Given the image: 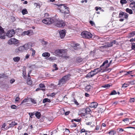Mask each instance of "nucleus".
<instances>
[{
  "mask_svg": "<svg viewBox=\"0 0 135 135\" xmlns=\"http://www.w3.org/2000/svg\"><path fill=\"white\" fill-rule=\"evenodd\" d=\"M51 101L49 99L46 98L44 99L43 101V103H45L47 102H50Z\"/></svg>",
  "mask_w": 135,
  "mask_h": 135,
  "instance_id": "nucleus-30",
  "label": "nucleus"
},
{
  "mask_svg": "<svg viewBox=\"0 0 135 135\" xmlns=\"http://www.w3.org/2000/svg\"><path fill=\"white\" fill-rule=\"evenodd\" d=\"M127 12L128 13L130 14H131L133 12L131 9L127 8Z\"/></svg>",
  "mask_w": 135,
  "mask_h": 135,
  "instance_id": "nucleus-42",
  "label": "nucleus"
},
{
  "mask_svg": "<svg viewBox=\"0 0 135 135\" xmlns=\"http://www.w3.org/2000/svg\"><path fill=\"white\" fill-rule=\"evenodd\" d=\"M98 104L96 102H93L90 103V106L91 108H96Z\"/></svg>",
  "mask_w": 135,
  "mask_h": 135,
  "instance_id": "nucleus-18",
  "label": "nucleus"
},
{
  "mask_svg": "<svg viewBox=\"0 0 135 135\" xmlns=\"http://www.w3.org/2000/svg\"><path fill=\"white\" fill-rule=\"evenodd\" d=\"M48 59L50 61H53L56 60V58L55 57H51Z\"/></svg>",
  "mask_w": 135,
  "mask_h": 135,
  "instance_id": "nucleus-37",
  "label": "nucleus"
},
{
  "mask_svg": "<svg viewBox=\"0 0 135 135\" xmlns=\"http://www.w3.org/2000/svg\"><path fill=\"white\" fill-rule=\"evenodd\" d=\"M66 31L65 30H60L59 32L60 36L61 38H63L65 36Z\"/></svg>",
  "mask_w": 135,
  "mask_h": 135,
  "instance_id": "nucleus-13",
  "label": "nucleus"
},
{
  "mask_svg": "<svg viewBox=\"0 0 135 135\" xmlns=\"http://www.w3.org/2000/svg\"><path fill=\"white\" fill-rule=\"evenodd\" d=\"M22 12L23 15H24L26 14H27L28 12L26 9H24L22 10Z\"/></svg>",
  "mask_w": 135,
  "mask_h": 135,
  "instance_id": "nucleus-31",
  "label": "nucleus"
},
{
  "mask_svg": "<svg viewBox=\"0 0 135 135\" xmlns=\"http://www.w3.org/2000/svg\"><path fill=\"white\" fill-rule=\"evenodd\" d=\"M42 56L45 57H49L50 56V54L47 52L43 53L42 55Z\"/></svg>",
  "mask_w": 135,
  "mask_h": 135,
  "instance_id": "nucleus-23",
  "label": "nucleus"
},
{
  "mask_svg": "<svg viewBox=\"0 0 135 135\" xmlns=\"http://www.w3.org/2000/svg\"><path fill=\"white\" fill-rule=\"evenodd\" d=\"M30 50L32 52L31 56L33 57L34 56L36 53V51L32 48H31L30 49Z\"/></svg>",
  "mask_w": 135,
  "mask_h": 135,
  "instance_id": "nucleus-26",
  "label": "nucleus"
},
{
  "mask_svg": "<svg viewBox=\"0 0 135 135\" xmlns=\"http://www.w3.org/2000/svg\"><path fill=\"white\" fill-rule=\"evenodd\" d=\"M30 103V99L26 98L24 99L22 102L21 104H23L24 105H28Z\"/></svg>",
  "mask_w": 135,
  "mask_h": 135,
  "instance_id": "nucleus-10",
  "label": "nucleus"
},
{
  "mask_svg": "<svg viewBox=\"0 0 135 135\" xmlns=\"http://www.w3.org/2000/svg\"><path fill=\"white\" fill-rule=\"evenodd\" d=\"M53 67L54 68H55V69L52 70L53 71H54L55 70H58V68L57 67V65L55 64L53 65Z\"/></svg>",
  "mask_w": 135,
  "mask_h": 135,
  "instance_id": "nucleus-36",
  "label": "nucleus"
},
{
  "mask_svg": "<svg viewBox=\"0 0 135 135\" xmlns=\"http://www.w3.org/2000/svg\"><path fill=\"white\" fill-rule=\"evenodd\" d=\"M65 53V51L62 50H57L55 51V53L60 56H61L63 53Z\"/></svg>",
  "mask_w": 135,
  "mask_h": 135,
  "instance_id": "nucleus-11",
  "label": "nucleus"
},
{
  "mask_svg": "<svg viewBox=\"0 0 135 135\" xmlns=\"http://www.w3.org/2000/svg\"><path fill=\"white\" fill-rule=\"evenodd\" d=\"M134 31H132L131 33H129L128 35V36L129 37H131L133 36L134 35Z\"/></svg>",
  "mask_w": 135,
  "mask_h": 135,
  "instance_id": "nucleus-35",
  "label": "nucleus"
},
{
  "mask_svg": "<svg viewBox=\"0 0 135 135\" xmlns=\"http://www.w3.org/2000/svg\"><path fill=\"white\" fill-rule=\"evenodd\" d=\"M65 54V53H63L61 56H62L64 59H66L68 58V57Z\"/></svg>",
  "mask_w": 135,
  "mask_h": 135,
  "instance_id": "nucleus-29",
  "label": "nucleus"
},
{
  "mask_svg": "<svg viewBox=\"0 0 135 135\" xmlns=\"http://www.w3.org/2000/svg\"><path fill=\"white\" fill-rule=\"evenodd\" d=\"M6 124L5 123H4L3 124L1 128L2 129H5V127L6 126Z\"/></svg>",
  "mask_w": 135,
  "mask_h": 135,
  "instance_id": "nucleus-55",
  "label": "nucleus"
},
{
  "mask_svg": "<svg viewBox=\"0 0 135 135\" xmlns=\"http://www.w3.org/2000/svg\"><path fill=\"white\" fill-rule=\"evenodd\" d=\"M29 114L30 116V117L31 118H32L34 114V113H29Z\"/></svg>",
  "mask_w": 135,
  "mask_h": 135,
  "instance_id": "nucleus-47",
  "label": "nucleus"
},
{
  "mask_svg": "<svg viewBox=\"0 0 135 135\" xmlns=\"http://www.w3.org/2000/svg\"><path fill=\"white\" fill-rule=\"evenodd\" d=\"M127 125L131 124H132V122H129V118H127Z\"/></svg>",
  "mask_w": 135,
  "mask_h": 135,
  "instance_id": "nucleus-56",
  "label": "nucleus"
},
{
  "mask_svg": "<svg viewBox=\"0 0 135 135\" xmlns=\"http://www.w3.org/2000/svg\"><path fill=\"white\" fill-rule=\"evenodd\" d=\"M30 56V54H27L25 56V58L24 59V60H26L28 59L29 57Z\"/></svg>",
  "mask_w": 135,
  "mask_h": 135,
  "instance_id": "nucleus-43",
  "label": "nucleus"
},
{
  "mask_svg": "<svg viewBox=\"0 0 135 135\" xmlns=\"http://www.w3.org/2000/svg\"><path fill=\"white\" fill-rule=\"evenodd\" d=\"M122 87L123 88H125L127 87V84L124 83L122 86Z\"/></svg>",
  "mask_w": 135,
  "mask_h": 135,
  "instance_id": "nucleus-60",
  "label": "nucleus"
},
{
  "mask_svg": "<svg viewBox=\"0 0 135 135\" xmlns=\"http://www.w3.org/2000/svg\"><path fill=\"white\" fill-rule=\"evenodd\" d=\"M110 85L109 84H107L104 85L103 86H102V87L104 88H106V89H108L109 87H110Z\"/></svg>",
  "mask_w": 135,
  "mask_h": 135,
  "instance_id": "nucleus-41",
  "label": "nucleus"
},
{
  "mask_svg": "<svg viewBox=\"0 0 135 135\" xmlns=\"http://www.w3.org/2000/svg\"><path fill=\"white\" fill-rule=\"evenodd\" d=\"M117 131L118 132H121L123 131V130L122 128H119L117 129Z\"/></svg>",
  "mask_w": 135,
  "mask_h": 135,
  "instance_id": "nucleus-57",
  "label": "nucleus"
},
{
  "mask_svg": "<svg viewBox=\"0 0 135 135\" xmlns=\"http://www.w3.org/2000/svg\"><path fill=\"white\" fill-rule=\"evenodd\" d=\"M90 23L91 25L92 26L95 25V24H94V22L92 21H90Z\"/></svg>",
  "mask_w": 135,
  "mask_h": 135,
  "instance_id": "nucleus-59",
  "label": "nucleus"
},
{
  "mask_svg": "<svg viewBox=\"0 0 135 135\" xmlns=\"http://www.w3.org/2000/svg\"><path fill=\"white\" fill-rule=\"evenodd\" d=\"M15 32L14 30H10L7 31L6 33V36L10 38L13 36L15 35Z\"/></svg>",
  "mask_w": 135,
  "mask_h": 135,
  "instance_id": "nucleus-9",
  "label": "nucleus"
},
{
  "mask_svg": "<svg viewBox=\"0 0 135 135\" xmlns=\"http://www.w3.org/2000/svg\"><path fill=\"white\" fill-rule=\"evenodd\" d=\"M92 87L90 85H88L86 86L85 88V90L87 91H90Z\"/></svg>",
  "mask_w": 135,
  "mask_h": 135,
  "instance_id": "nucleus-27",
  "label": "nucleus"
},
{
  "mask_svg": "<svg viewBox=\"0 0 135 135\" xmlns=\"http://www.w3.org/2000/svg\"><path fill=\"white\" fill-rule=\"evenodd\" d=\"M133 71H130L127 72V78L130 76L133 77V75H131L132 74V73L133 72Z\"/></svg>",
  "mask_w": 135,
  "mask_h": 135,
  "instance_id": "nucleus-28",
  "label": "nucleus"
},
{
  "mask_svg": "<svg viewBox=\"0 0 135 135\" xmlns=\"http://www.w3.org/2000/svg\"><path fill=\"white\" fill-rule=\"evenodd\" d=\"M30 102H31L33 104H36V101L34 99H30Z\"/></svg>",
  "mask_w": 135,
  "mask_h": 135,
  "instance_id": "nucleus-39",
  "label": "nucleus"
},
{
  "mask_svg": "<svg viewBox=\"0 0 135 135\" xmlns=\"http://www.w3.org/2000/svg\"><path fill=\"white\" fill-rule=\"evenodd\" d=\"M27 84L29 85H31L32 84V81L29 77H28L27 79Z\"/></svg>",
  "mask_w": 135,
  "mask_h": 135,
  "instance_id": "nucleus-25",
  "label": "nucleus"
},
{
  "mask_svg": "<svg viewBox=\"0 0 135 135\" xmlns=\"http://www.w3.org/2000/svg\"><path fill=\"white\" fill-rule=\"evenodd\" d=\"M54 22L56 26L57 27H61L64 26L65 25V23L63 21L58 19L54 20Z\"/></svg>",
  "mask_w": 135,
  "mask_h": 135,
  "instance_id": "nucleus-2",
  "label": "nucleus"
},
{
  "mask_svg": "<svg viewBox=\"0 0 135 135\" xmlns=\"http://www.w3.org/2000/svg\"><path fill=\"white\" fill-rule=\"evenodd\" d=\"M135 101V98H131L129 100V102L131 103L134 102Z\"/></svg>",
  "mask_w": 135,
  "mask_h": 135,
  "instance_id": "nucleus-45",
  "label": "nucleus"
},
{
  "mask_svg": "<svg viewBox=\"0 0 135 135\" xmlns=\"http://www.w3.org/2000/svg\"><path fill=\"white\" fill-rule=\"evenodd\" d=\"M102 69L100 67V68L94 69L92 71L93 72V73L94 74H93L94 75L100 72H103V71H102Z\"/></svg>",
  "mask_w": 135,
  "mask_h": 135,
  "instance_id": "nucleus-12",
  "label": "nucleus"
},
{
  "mask_svg": "<svg viewBox=\"0 0 135 135\" xmlns=\"http://www.w3.org/2000/svg\"><path fill=\"white\" fill-rule=\"evenodd\" d=\"M56 5L58 7V9L61 13L65 15L69 13V9L65 5L58 4Z\"/></svg>",
  "mask_w": 135,
  "mask_h": 135,
  "instance_id": "nucleus-1",
  "label": "nucleus"
},
{
  "mask_svg": "<svg viewBox=\"0 0 135 135\" xmlns=\"http://www.w3.org/2000/svg\"><path fill=\"white\" fill-rule=\"evenodd\" d=\"M11 108L12 109H15L17 108V107L16 105H12L11 106Z\"/></svg>",
  "mask_w": 135,
  "mask_h": 135,
  "instance_id": "nucleus-54",
  "label": "nucleus"
},
{
  "mask_svg": "<svg viewBox=\"0 0 135 135\" xmlns=\"http://www.w3.org/2000/svg\"><path fill=\"white\" fill-rule=\"evenodd\" d=\"M19 48H20L21 52H23L25 50L23 45L19 47Z\"/></svg>",
  "mask_w": 135,
  "mask_h": 135,
  "instance_id": "nucleus-34",
  "label": "nucleus"
},
{
  "mask_svg": "<svg viewBox=\"0 0 135 135\" xmlns=\"http://www.w3.org/2000/svg\"><path fill=\"white\" fill-rule=\"evenodd\" d=\"M15 81V80L13 79H11L10 81V83L11 84H12Z\"/></svg>",
  "mask_w": 135,
  "mask_h": 135,
  "instance_id": "nucleus-52",
  "label": "nucleus"
},
{
  "mask_svg": "<svg viewBox=\"0 0 135 135\" xmlns=\"http://www.w3.org/2000/svg\"><path fill=\"white\" fill-rule=\"evenodd\" d=\"M116 41H115L114 40L112 41L109 43H107L105 45V46L106 47H109L112 46L113 44L115 43Z\"/></svg>",
  "mask_w": 135,
  "mask_h": 135,
  "instance_id": "nucleus-17",
  "label": "nucleus"
},
{
  "mask_svg": "<svg viewBox=\"0 0 135 135\" xmlns=\"http://www.w3.org/2000/svg\"><path fill=\"white\" fill-rule=\"evenodd\" d=\"M40 88H41V90L44 91L45 90V87L44 85L42 84H40L39 85Z\"/></svg>",
  "mask_w": 135,
  "mask_h": 135,
  "instance_id": "nucleus-24",
  "label": "nucleus"
},
{
  "mask_svg": "<svg viewBox=\"0 0 135 135\" xmlns=\"http://www.w3.org/2000/svg\"><path fill=\"white\" fill-rule=\"evenodd\" d=\"M117 94V93L116 91L115 90H114L113 91H112L111 93L110 94V95H114L116 94Z\"/></svg>",
  "mask_w": 135,
  "mask_h": 135,
  "instance_id": "nucleus-40",
  "label": "nucleus"
},
{
  "mask_svg": "<svg viewBox=\"0 0 135 135\" xmlns=\"http://www.w3.org/2000/svg\"><path fill=\"white\" fill-rule=\"evenodd\" d=\"M130 84H135V80H134L133 81L131 82Z\"/></svg>",
  "mask_w": 135,
  "mask_h": 135,
  "instance_id": "nucleus-64",
  "label": "nucleus"
},
{
  "mask_svg": "<svg viewBox=\"0 0 135 135\" xmlns=\"http://www.w3.org/2000/svg\"><path fill=\"white\" fill-rule=\"evenodd\" d=\"M18 40L15 38H12L10 39L8 42L7 43L9 45L16 44L18 43Z\"/></svg>",
  "mask_w": 135,
  "mask_h": 135,
  "instance_id": "nucleus-7",
  "label": "nucleus"
},
{
  "mask_svg": "<svg viewBox=\"0 0 135 135\" xmlns=\"http://www.w3.org/2000/svg\"><path fill=\"white\" fill-rule=\"evenodd\" d=\"M110 135H114L115 133L113 131H111L108 133Z\"/></svg>",
  "mask_w": 135,
  "mask_h": 135,
  "instance_id": "nucleus-48",
  "label": "nucleus"
},
{
  "mask_svg": "<svg viewBox=\"0 0 135 135\" xmlns=\"http://www.w3.org/2000/svg\"><path fill=\"white\" fill-rule=\"evenodd\" d=\"M42 44L43 45H45L47 44V42L44 41H42Z\"/></svg>",
  "mask_w": 135,
  "mask_h": 135,
  "instance_id": "nucleus-50",
  "label": "nucleus"
},
{
  "mask_svg": "<svg viewBox=\"0 0 135 135\" xmlns=\"http://www.w3.org/2000/svg\"><path fill=\"white\" fill-rule=\"evenodd\" d=\"M35 116L38 119H39L40 117L41 114L39 112H37L35 114Z\"/></svg>",
  "mask_w": 135,
  "mask_h": 135,
  "instance_id": "nucleus-33",
  "label": "nucleus"
},
{
  "mask_svg": "<svg viewBox=\"0 0 135 135\" xmlns=\"http://www.w3.org/2000/svg\"><path fill=\"white\" fill-rule=\"evenodd\" d=\"M120 3L122 4H126L127 3V1L126 0H121L120 1Z\"/></svg>",
  "mask_w": 135,
  "mask_h": 135,
  "instance_id": "nucleus-46",
  "label": "nucleus"
},
{
  "mask_svg": "<svg viewBox=\"0 0 135 135\" xmlns=\"http://www.w3.org/2000/svg\"><path fill=\"white\" fill-rule=\"evenodd\" d=\"M55 95V93H51L49 94H47V96H51L52 97L53 96H54Z\"/></svg>",
  "mask_w": 135,
  "mask_h": 135,
  "instance_id": "nucleus-44",
  "label": "nucleus"
},
{
  "mask_svg": "<svg viewBox=\"0 0 135 135\" xmlns=\"http://www.w3.org/2000/svg\"><path fill=\"white\" fill-rule=\"evenodd\" d=\"M30 47L34 46L35 45V43L33 42H31L28 43Z\"/></svg>",
  "mask_w": 135,
  "mask_h": 135,
  "instance_id": "nucleus-32",
  "label": "nucleus"
},
{
  "mask_svg": "<svg viewBox=\"0 0 135 135\" xmlns=\"http://www.w3.org/2000/svg\"><path fill=\"white\" fill-rule=\"evenodd\" d=\"M6 33L3 28L0 26V38L5 39L6 38Z\"/></svg>",
  "mask_w": 135,
  "mask_h": 135,
  "instance_id": "nucleus-6",
  "label": "nucleus"
},
{
  "mask_svg": "<svg viewBox=\"0 0 135 135\" xmlns=\"http://www.w3.org/2000/svg\"><path fill=\"white\" fill-rule=\"evenodd\" d=\"M17 123L15 121H12L11 123L9 124V126L8 127V128H6V129L7 130L9 128L13 127L14 126L17 125Z\"/></svg>",
  "mask_w": 135,
  "mask_h": 135,
  "instance_id": "nucleus-16",
  "label": "nucleus"
},
{
  "mask_svg": "<svg viewBox=\"0 0 135 135\" xmlns=\"http://www.w3.org/2000/svg\"><path fill=\"white\" fill-rule=\"evenodd\" d=\"M108 61L106 60L103 63L102 65H101L100 67L101 68L102 66H104V68H107L110 66V64H108Z\"/></svg>",
  "mask_w": 135,
  "mask_h": 135,
  "instance_id": "nucleus-15",
  "label": "nucleus"
},
{
  "mask_svg": "<svg viewBox=\"0 0 135 135\" xmlns=\"http://www.w3.org/2000/svg\"><path fill=\"white\" fill-rule=\"evenodd\" d=\"M131 2L129 4V7L132 8V10H135V2L133 0H131L129 1Z\"/></svg>",
  "mask_w": 135,
  "mask_h": 135,
  "instance_id": "nucleus-14",
  "label": "nucleus"
},
{
  "mask_svg": "<svg viewBox=\"0 0 135 135\" xmlns=\"http://www.w3.org/2000/svg\"><path fill=\"white\" fill-rule=\"evenodd\" d=\"M23 77L24 78H25L26 77V74L25 73L24 71H23Z\"/></svg>",
  "mask_w": 135,
  "mask_h": 135,
  "instance_id": "nucleus-62",
  "label": "nucleus"
},
{
  "mask_svg": "<svg viewBox=\"0 0 135 135\" xmlns=\"http://www.w3.org/2000/svg\"><path fill=\"white\" fill-rule=\"evenodd\" d=\"M127 15L126 13H124L123 12H120L119 15V18H126Z\"/></svg>",
  "mask_w": 135,
  "mask_h": 135,
  "instance_id": "nucleus-19",
  "label": "nucleus"
},
{
  "mask_svg": "<svg viewBox=\"0 0 135 135\" xmlns=\"http://www.w3.org/2000/svg\"><path fill=\"white\" fill-rule=\"evenodd\" d=\"M81 35L82 37L86 38H91L93 36L92 34L87 31L82 32L81 34Z\"/></svg>",
  "mask_w": 135,
  "mask_h": 135,
  "instance_id": "nucleus-3",
  "label": "nucleus"
},
{
  "mask_svg": "<svg viewBox=\"0 0 135 135\" xmlns=\"http://www.w3.org/2000/svg\"><path fill=\"white\" fill-rule=\"evenodd\" d=\"M23 46L24 47L25 50H27L29 49L30 48L28 43L25 44L24 45H23Z\"/></svg>",
  "mask_w": 135,
  "mask_h": 135,
  "instance_id": "nucleus-20",
  "label": "nucleus"
},
{
  "mask_svg": "<svg viewBox=\"0 0 135 135\" xmlns=\"http://www.w3.org/2000/svg\"><path fill=\"white\" fill-rule=\"evenodd\" d=\"M99 128H100L99 126L98 125H97L96 126L95 129L96 130H98L99 129Z\"/></svg>",
  "mask_w": 135,
  "mask_h": 135,
  "instance_id": "nucleus-61",
  "label": "nucleus"
},
{
  "mask_svg": "<svg viewBox=\"0 0 135 135\" xmlns=\"http://www.w3.org/2000/svg\"><path fill=\"white\" fill-rule=\"evenodd\" d=\"M70 75H68L63 77L59 81V85L63 84L70 79Z\"/></svg>",
  "mask_w": 135,
  "mask_h": 135,
  "instance_id": "nucleus-4",
  "label": "nucleus"
},
{
  "mask_svg": "<svg viewBox=\"0 0 135 135\" xmlns=\"http://www.w3.org/2000/svg\"><path fill=\"white\" fill-rule=\"evenodd\" d=\"M34 34L33 31L32 30H29L27 31H25L23 32L22 35H28L29 36H31L33 35Z\"/></svg>",
  "mask_w": 135,
  "mask_h": 135,
  "instance_id": "nucleus-8",
  "label": "nucleus"
},
{
  "mask_svg": "<svg viewBox=\"0 0 135 135\" xmlns=\"http://www.w3.org/2000/svg\"><path fill=\"white\" fill-rule=\"evenodd\" d=\"M132 49L135 50V43H134L132 44Z\"/></svg>",
  "mask_w": 135,
  "mask_h": 135,
  "instance_id": "nucleus-53",
  "label": "nucleus"
},
{
  "mask_svg": "<svg viewBox=\"0 0 135 135\" xmlns=\"http://www.w3.org/2000/svg\"><path fill=\"white\" fill-rule=\"evenodd\" d=\"M89 132L88 131H86L84 129H81V133H82V132Z\"/></svg>",
  "mask_w": 135,
  "mask_h": 135,
  "instance_id": "nucleus-51",
  "label": "nucleus"
},
{
  "mask_svg": "<svg viewBox=\"0 0 135 135\" xmlns=\"http://www.w3.org/2000/svg\"><path fill=\"white\" fill-rule=\"evenodd\" d=\"M34 5L35 6H36V7H40L39 4L38 3H35L34 4Z\"/></svg>",
  "mask_w": 135,
  "mask_h": 135,
  "instance_id": "nucleus-58",
  "label": "nucleus"
},
{
  "mask_svg": "<svg viewBox=\"0 0 135 135\" xmlns=\"http://www.w3.org/2000/svg\"><path fill=\"white\" fill-rule=\"evenodd\" d=\"M70 111H68L65 113V115H68L70 113Z\"/></svg>",
  "mask_w": 135,
  "mask_h": 135,
  "instance_id": "nucleus-63",
  "label": "nucleus"
},
{
  "mask_svg": "<svg viewBox=\"0 0 135 135\" xmlns=\"http://www.w3.org/2000/svg\"><path fill=\"white\" fill-rule=\"evenodd\" d=\"M74 102L76 105H79V104L78 103L77 101L75 99H74Z\"/></svg>",
  "mask_w": 135,
  "mask_h": 135,
  "instance_id": "nucleus-49",
  "label": "nucleus"
},
{
  "mask_svg": "<svg viewBox=\"0 0 135 135\" xmlns=\"http://www.w3.org/2000/svg\"><path fill=\"white\" fill-rule=\"evenodd\" d=\"M42 21L45 24L50 25L54 22V20L52 18H46L43 19Z\"/></svg>",
  "mask_w": 135,
  "mask_h": 135,
  "instance_id": "nucleus-5",
  "label": "nucleus"
},
{
  "mask_svg": "<svg viewBox=\"0 0 135 135\" xmlns=\"http://www.w3.org/2000/svg\"><path fill=\"white\" fill-rule=\"evenodd\" d=\"M93 72L91 71L89 73L86 75V77L88 78H90L94 76Z\"/></svg>",
  "mask_w": 135,
  "mask_h": 135,
  "instance_id": "nucleus-21",
  "label": "nucleus"
},
{
  "mask_svg": "<svg viewBox=\"0 0 135 135\" xmlns=\"http://www.w3.org/2000/svg\"><path fill=\"white\" fill-rule=\"evenodd\" d=\"M20 49L19 47L15 49V52L16 53H18L19 52H21Z\"/></svg>",
  "mask_w": 135,
  "mask_h": 135,
  "instance_id": "nucleus-38",
  "label": "nucleus"
},
{
  "mask_svg": "<svg viewBox=\"0 0 135 135\" xmlns=\"http://www.w3.org/2000/svg\"><path fill=\"white\" fill-rule=\"evenodd\" d=\"M13 60L15 62H18L20 60V58L19 56H17L13 58Z\"/></svg>",
  "mask_w": 135,
  "mask_h": 135,
  "instance_id": "nucleus-22",
  "label": "nucleus"
}]
</instances>
